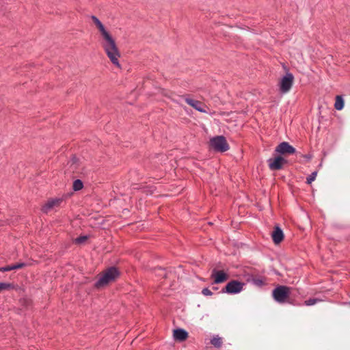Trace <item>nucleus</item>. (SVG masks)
<instances>
[{"label":"nucleus","mask_w":350,"mask_h":350,"mask_svg":"<svg viewBox=\"0 0 350 350\" xmlns=\"http://www.w3.org/2000/svg\"><path fill=\"white\" fill-rule=\"evenodd\" d=\"M92 19L100 33L102 37L101 45L105 53L113 65L120 68L119 63L120 53L115 40L96 16H92Z\"/></svg>","instance_id":"obj_1"},{"label":"nucleus","mask_w":350,"mask_h":350,"mask_svg":"<svg viewBox=\"0 0 350 350\" xmlns=\"http://www.w3.org/2000/svg\"><path fill=\"white\" fill-rule=\"evenodd\" d=\"M26 265H27V264H25L24 262H18V263L11 265V268H12V270H14V269H21V268L25 267Z\"/></svg>","instance_id":"obj_20"},{"label":"nucleus","mask_w":350,"mask_h":350,"mask_svg":"<svg viewBox=\"0 0 350 350\" xmlns=\"http://www.w3.org/2000/svg\"><path fill=\"white\" fill-rule=\"evenodd\" d=\"M211 146L216 151L224 152L229 149V146L226 138L222 136H216L211 139Z\"/></svg>","instance_id":"obj_3"},{"label":"nucleus","mask_w":350,"mask_h":350,"mask_svg":"<svg viewBox=\"0 0 350 350\" xmlns=\"http://www.w3.org/2000/svg\"><path fill=\"white\" fill-rule=\"evenodd\" d=\"M62 198H56L49 200L42 207V211L44 213H48L55 207H57L62 202Z\"/></svg>","instance_id":"obj_7"},{"label":"nucleus","mask_w":350,"mask_h":350,"mask_svg":"<svg viewBox=\"0 0 350 350\" xmlns=\"http://www.w3.org/2000/svg\"><path fill=\"white\" fill-rule=\"evenodd\" d=\"M185 102L193 108L200 112L206 113V111L204 109V105L199 100H194L190 98H186Z\"/></svg>","instance_id":"obj_11"},{"label":"nucleus","mask_w":350,"mask_h":350,"mask_svg":"<svg viewBox=\"0 0 350 350\" xmlns=\"http://www.w3.org/2000/svg\"><path fill=\"white\" fill-rule=\"evenodd\" d=\"M294 77L291 72H287L280 81V90L286 94L290 91L293 84Z\"/></svg>","instance_id":"obj_5"},{"label":"nucleus","mask_w":350,"mask_h":350,"mask_svg":"<svg viewBox=\"0 0 350 350\" xmlns=\"http://www.w3.org/2000/svg\"><path fill=\"white\" fill-rule=\"evenodd\" d=\"M83 187L82 181L79 179H77L73 182L72 188L75 191H79Z\"/></svg>","instance_id":"obj_16"},{"label":"nucleus","mask_w":350,"mask_h":350,"mask_svg":"<svg viewBox=\"0 0 350 350\" xmlns=\"http://www.w3.org/2000/svg\"><path fill=\"white\" fill-rule=\"evenodd\" d=\"M269 167L271 170H280L283 164L285 163V160L283 157L278 156L274 159H269L267 161Z\"/></svg>","instance_id":"obj_9"},{"label":"nucleus","mask_w":350,"mask_h":350,"mask_svg":"<svg viewBox=\"0 0 350 350\" xmlns=\"http://www.w3.org/2000/svg\"><path fill=\"white\" fill-rule=\"evenodd\" d=\"M87 239H88L87 236H81V237H77L75 239V242L76 243L81 244V243H84Z\"/></svg>","instance_id":"obj_21"},{"label":"nucleus","mask_w":350,"mask_h":350,"mask_svg":"<svg viewBox=\"0 0 350 350\" xmlns=\"http://www.w3.org/2000/svg\"><path fill=\"white\" fill-rule=\"evenodd\" d=\"M273 242L275 244L280 243L284 239V233L279 226H275L271 234Z\"/></svg>","instance_id":"obj_12"},{"label":"nucleus","mask_w":350,"mask_h":350,"mask_svg":"<svg viewBox=\"0 0 350 350\" xmlns=\"http://www.w3.org/2000/svg\"><path fill=\"white\" fill-rule=\"evenodd\" d=\"M118 276V271L117 269L113 267H110L100 275L95 283V286L96 288H102L115 280Z\"/></svg>","instance_id":"obj_2"},{"label":"nucleus","mask_w":350,"mask_h":350,"mask_svg":"<svg viewBox=\"0 0 350 350\" xmlns=\"http://www.w3.org/2000/svg\"><path fill=\"white\" fill-rule=\"evenodd\" d=\"M274 299L280 304L284 303L289 295V288L286 286H278L273 291Z\"/></svg>","instance_id":"obj_4"},{"label":"nucleus","mask_w":350,"mask_h":350,"mask_svg":"<svg viewBox=\"0 0 350 350\" xmlns=\"http://www.w3.org/2000/svg\"><path fill=\"white\" fill-rule=\"evenodd\" d=\"M12 285L9 283L0 282V291L9 289Z\"/></svg>","instance_id":"obj_22"},{"label":"nucleus","mask_w":350,"mask_h":350,"mask_svg":"<svg viewBox=\"0 0 350 350\" xmlns=\"http://www.w3.org/2000/svg\"><path fill=\"white\" fill-rule=\"evenodd\" d=\"M317 175V172H313L310 175H309L306 178V183L311 184L316 178Z\"/></svg>","instance_id":"obj_18"},{"label":"nucleus","mask_w":350,"mask_h":350,"mask_svg":"<svg viewBox=\"0 0 350 350\" xmlns=\"http://www.w3.org/2000/svg\"><path fill=\"white\" fill-rule=\"evenodd\" d=\"M12 271L11 265L0 267V271L5 272Z\"/></svg>","instance_id":"obj_24"},{"label":"nucleus","mask_w":350,"mask_h":350,"mask_svg":"<svg viewBox=\"0 0 350 350\" xmlns=\"http://www.w3.org/2000/svg\"><path fill=\"white\" fill-rule=\"evenodd\" d=\"M202 293L205 296L211 295L213 293L208 288H204L202 291Z\"/></svg>","instance_id":"obj_23"},{"label":"nucleus","mask_w":350,"mask_h":350,"mask_svg":"<svg viewBox=\"0 0 350 350\" xmlns=\"http://www.w3.org/2000/svg\"><path fill=\"white\" fill-rule=\"evenodd\" d=\"M211 277L214 279L215 284H219L225 282L228 279V275L224 271H217L213 269Z\"/></svg>","instance_id":"obj_10"},{"label":"nucleus","mask_w":350,"mask_h":350,"mask_svg":"<svg viewBox=\"0 0 350 350\" xmlns=\"http://www.w3.org/2000/svg\"><path fill=\"white\" fill-rule=\"evenodd\" d=\"M211 344L213 345L215 347L219 348L222 345L221 338L219 336H214L211 340Z\"/></svg>","instance_id":"obj_14"},{"label":"nucleus","mask_w":350,"mask_h":350,"mask_svg":"<svg viewBox=\"0 0 350 350\" xmlns=\"http://www.w3.org/2000/svg\"><path fill=\"white\" fill-rule=\"evenodd\" d=\"M275 152L282 154H293L295 152V148L288 142H283L276 147Z\"/></svg>","instance_id":"obj_8"},{"label":"nucleus","mask_w":350,"mask_h":350,"mask_svg":"<svg viewBox=\"0 0 350 350\" xmlns=\"http://www.w3.org/2000/svg\"><path fill=\"white\" fill-rule=\"evenodd\" d=\"M334 107L337 110H341L344 107V100L342 96H337Z\"/></svg>","instance_id":"obj_15"},{"label":"nucleus","mask_w":350,"mask_h":350,"mask_svg":"<svg viewBox=\"0 0 350 350\" xmlns=\"http://www.w3.org/2000/svg\"><path fill=\"white\" fill-rule=\"evenodd\" d=\"M321 300L319 299L310 298L308 300H306L304 302V304L308 306H313V305L316 304L317 303L319 302Z\"/></svg>","instance_id":"obj_17"},{"label":"nucleus","mask_w":350,"mask_h":350,"mask_svg":"<svg viewBox=\"0 0 350 350\" xmlns=\"http://www.w3.org/2000/svg\"><path fill=\"white\" fill-rule=\"evenodd\" d=\"M244 285L243 282L232 280L226 284L225 289H223L222 292L230 295L238 294L243 291Z\"/></svg>","instance_id":"obj_6"},{"label":"nucleus","mask_w":350,"mask_h":350,"mask_svg":"<svg viewBox=\"0 0 350 350\" xmlns=\"http://www.w3.org/2000/svg\"><path fill=\"white\" fill-rule=\"evenodd\" d=\"M173 336L176 340L182 342L188 337V332L184 329L178 328L174 330Z\"/></svg>","instance_id":"obj_13"},{"label":"nucleus","mask_w":350,"mask_h":350,"mask_svg":"<svg viewBox=\"0 0 350 350\" xmlns=\"http://www.w3.org/2000/svg\"><path fill=\"white\" fill-rule=\"evenodd\" d=\"M252 283L257 286H262L265 284L262 278H254L252 280Z\"/></svg>","instance_id":"obj_19"}]
</instances>
